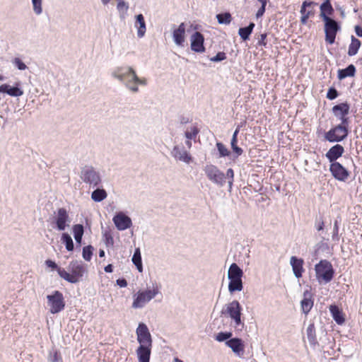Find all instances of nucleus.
<instances>
[{
	"instance_id": "1",
	"label": "nucleus",
	"mask_w": 362,
	"mask_h": 362,
	"mask_svg": "<svg viewBox=\"0 0 362 362\" xmlns=\"http://www.w3.org/2000/svg\"><path fill=\"white\" fill-rule=\"evenodd\" d=\"M112 76L123 83L131 91L134 93L139 91L138 86L131 85V83L138 79V76L133 68L127 66L117 67L112 71Z\"/></svg>"
},
{
	"instance_id": "2",
	"label": "nucleus",
	"mask_w": 362,
	"mask_h": 362,
	"mask_svg": "<svg viewBox=\"0 0 362 362\" xmlns=\"http://www.w3.org/2000/svg\"><path fill=\"white\" fill-rule=\"evenodd\" d=\"M68 269L71 273L65 269L61 271L60 277L69 283L76 284L83 277L86 269L82 262L72 260L69 262Z\"/></svg>"
},
{
	"instance_id": "3",
	"label": "nucleus",
	"mask_w": 362,
	"mask_h": 362,
	"mask_svg": "<svg viewBox=\"0 0 362 362\" xmlns=\"http://www.w3.org/2000/svg\"><path fill=\"white\" fill-rule=\"evenodd\" d=\"M243 269L236 263H232L228 271V291L231 294L243 289Z\"/></svg>"
},
{
	"instance_id": "4",
	"label": "nucleus",
	"mask_w": 362,
	"mask_h": 362,
	"mask_svg": "<svg viewBox=\"0 0 362 362\" xmlns=\"http://www.w3.org/2000/svg\"><path fill=\"white\" fill-rule=\"evenodd\" d=\"M315 277L317 281L321 284L330 282L335 274V270L332 263L327 259H321L315 265Z\"/></svg>"
},
{
	"instance_id": "5",
	"label": "nucleus",
	"mask_w": 362,
	"mask_h": 362,
	"mask_svg": "<svg viewBox=\"0 0 362 362\" xmlns=\"http://www.w3.org/2000/svg\"><path fill=\"white\" fill-rule=\"evenodd\" d=\"M80 178L92 188L98 187L102 183L100 172L91 165H86L81 168Z\"/></svg>"
},
{
	"instance_id": "6",
	"label": "nucleus",
	"mask_w": 362,
	"mask_h": 362,
	"mask_svg": "<svg viewBox=\"0 0 362 362\" xmlns=\"http://www.w3.org/2000/svg\"><path fill=\"white\" fill-rule=\"evenodd\" d=\"M203 170L209 181L219 187H223L226 183V173L214 164H206Z\"/></svg>"
},
{
	"instance_id": "7",
	"label": "nucleus",
	"mask_w": 362,
	"mask_h": 362,
	"mask_svg": "<svg viewBox=\"0 0 362 362\" xmlns=\"http://www.w3.org/2000/svg\"><path fill=\"white\" fill-rule=\"evenodd\" d=\"M324 22L325 40L326 43L332 45L335 42L336 36L341 30V24L333 18L322 20Z\"/></svg>"
},
{
	"instance_id": "8",
	"label": "nucleus",
	"mask_w": 362,
	"mask_h": 362,
	"mask_svg": "<svg viewBox=\"0 0 362 362\" xmlns=\"http://www.w3.org/2000/svg\"><path fill=\"white\" fill-rule=\"evenodd\" d=\"M226 309H222L221 313L222 315H228L235 322L236 327L240 325L243 326L244 323L241 320L242 306L240 303L234 300L232 302L226 305Z\"/></svg>"
},
{
	"instance_id": "9",
	"label": "nucleus",
	"mask_w": 362,
	"mask_h": 362,
	"mask_svg": "<svg viewBox=\"0 0 362 362\" xmlns=\"http://www.w3.org/2000/svg\"><path fill=\"white\" fill-rule=\"evenodd\" d=\"M49 312L57 314L62 311L65 308V301L63 293L59 291H54L50 295L47 296Z\"/></svg>"
},
{
	"instance_id": "10",
	"label": "nucleus",
	"mask_w": 362,
	"mask_h": 362,
	"mask_svg": "<svg viewBox=\"0 0 362 362\" xmlns=\"http://www.w3.org/2000/svg\"><path fill=\"white\" fill-rule=\"evenodd\" d=\"M158 293V288L153 290L139 291L134 295L132 308H142L145 304L153 299Z\"/></svg>"
},
{
	"instance_id": "11",
	"label": "nucleus",
	"mask_w": 362,
	"mask_h": 362,
	"mask_svg": "<svg viewBox=\"0 0 362 362\" xmlns=\"http://www.w3.org/2000/svg\"><path fill=\"white\" fill-rule=\"evenodd\" d=\"M71 221L67 210L64 207L59 208L54 221L55 228L59 231H63L69 226Z\"/></svg>"
},
{
	"instance_id": "12",
	"label": "nucleus",
	"mask_w": 362,
	"mask_h": 362,
	"mask_svg": "<svg viewBox=\"0 0 362 362\" xmlns=\"http://www.w3.org/2000/svg\"><path fill=\"white\" fill-rule=\"evenodd\" d=\"M329 170L332 176L340 182H346L350 175V172L339 162L330 164Z\"/></svg>"
},
{
	"instance_id": "13",
	"label": "nucleus",
	"mask_w": 362,
	"mask_h": 362,
	"mask_svg": "<svg viewBox=\"0 0 362 362\" xmlns=\"http://www.w3.org/2000/svg\"><path fill=\"white\" fill-rule=\"evenodd\" d=\"M137 341L139 345L152 346L153 340L151 334L147 325L144 322H140L136 330Z\"/></svg>"
},
{
	"instance_id": "14",
	"label": "nucleus",
	"mask_w": 362,
	"mask_h": 362,
	"mask_svg": "<svg viewBox=\"0 0 362 362\" xmlns=\"http://www.w3.org/2000/svg\"><path fill=\"white\" fill-rule=\"evenodd\" d=\"M112 221L118 230L122 231L132 226V218L123 211L117 212L112 218Z\"/></svg>"
},
{
	"instance_id": "15",
	"label": "nucleus",
	"mask_w": 362,
	"mask_h": 362,
	"mask_svg": "<svg viewBox=\"0 0 362 362\" xmlns=\"http://www.w3.org/2000/svg\"><path fill=\"white\" fill-rule=\"evenodd\" d=\"M190 48L197 53H203L205 52L204 37L200 32H194L190 37Z\"/></svg>"
},
{
	"instance_id": "16",
	"label": "nucleus",
	"mask_w": 362,
	"mask_h": 362,
	"mask_svg": "<svg viewBox=\"0 0 362 362\" xmlns=\"http://www.w3.org/2000/svg\"><path fill=\"white\" fill-rule=\"evenodd\" d=\"M226 345L230 348L233 352L238 357L243 358L245 354L244 341L238 337H232L226 341Z\"/></svg>"
},
{
	"instance_id": "17",
	"label": "nucleus",
	"mask_w": 362,
	"mask_h": 362,
	"mask_svg": "<svg viewBox=\"0 0 362 362\" xmlns=\"http://www.w3.org/2000/svg\"><path fill=\"white\" fill-rule=\"evenodd\" d=\"M348 136L344 132H340V130L334 126L325 133V139L329 143H338L345 140Z\"/></svg>"
},
{
	"instance_id": "18",
	"label": "nucleus",
	"mask_w": 362,
	"mask_h": 362,
	"mask_svg": "<svg viewBox=\"0 0 362 362\" xmlns=\"http://www.w3.org/2000/svg\"><path fill=\"white\" fill-rule=\"evenodd\" d=\"M344 148L342 145L337 144L332 146L325 153V157L330 164L338 162L337 160L342 156L344 153Z\"/></svg>"
},
{
	"instance_id": "19",
	"label": "nucleus",
	"mask_w": 362,
	"mask_h": 362,
	"mask_svg": "<svg viewBox=\"0 0 362 362\" xmlns=\"http://www.w3.org/2000/svg\"><path fill=\"white\" fill-rule=\"evenodd\" d=\"M314 305L313 299V293L309 290H305L303 292V298L300 301V307L302 312L305 315H308Z\"/></svg>"
},
{
	"instance_id": "20",
	"label": "nucleus",
	"mask_w": 362,
	"mask_h": 362,
	"mask_svg": "<svg viewBox=\"0 0 362 362\" xmlns=\"http://www.w3.org/2000/svg\"><path fill=\"white\" fill-rule=\"evenodd\" d=\"M290 264L292 267L294 276L297 279L302 277L303 273L304 272V260L302 258L292 256L290 259Z\"/></svg>"
},
{
	"instance_id": "21",
	"label": "nucleus",
	"mask_w": 362,
	"mask_h": 362,
	"mask_svg": "<svg viewBox=\"0 0 362 362\" xmlns=\"http://www.w3.org/2000/svg\"><path fill=\"white\" fill-rule=\"evenodd\" d=\"M171 155L175 159L183 161L186 163H189L192 160V156L184 150V147L180 148L179 146H175L171 151Z\"/></svg>"
},
{
	"instance_id": "22",
	"label": "nucleus",
	"mask_w": 362,
	"mask_h": 362,
	"mask_svg": "<svg viewBox=\"0 0 362 362\" xmlns=\"http://www.w3.org/2000/svg\"><path fill=\"white\" fill-rule=\"evenodd\" d=\"M152 346L139 345L136 349L138 362H150Z\"/></svg>"
},
{
	"instance_id": "23",
	"label": "nucleus",
	"mask_w": 362,
	"mask_h": 362,
	"mask_svg": "<svg viewBox=\"0 0 362 362\" xmlns=\"http://www.w3.org/2000/svg\"><path fill=\"white\" fill-rule=\"evenodd\" d=\"M329 312L335 322L341 325L345 322V317L342 310L337 305H331L329 306Z\"/></svg>"
},
{
	"instance_id": "24",
	"label": "nucleus",
	"mask_w": 362,
	"mask_h": 362,
	"mask_svg": "<svg viewBox=\"0 0 362 362\" xmlns=\"http://www.w3.org/2000/svg\"><path fill=\"white\" fill-rule=\"evenodd\" d=\"M185 25L181 23L177 28L173 32L174 42L178 46H183L185 42Z\"/></svg>"
},
{
	"instance_id": "25",
	"label": "nucleus",
	"mask_w": 362,
	"mask_h": 362,
	"mask_svg": "<svg viewBox=\"0 0 362 362\" xmlns=\"http://www.w3.org/2000/svg\"><path fill=\"white\" fill-rule=\"evenodd\" d=\"M356 73V68L351 64L344 69H340L337 71V78L339 81L344 80L347 77H354Z\"/></svg>"
},
{
	"instance_id": "26",
	"label": "nucleus",
	"mask_w": 362,
	"mask_h": 362,
	"mask_svg": "<svg viewBox=\"0 0 362 362\" xmlns=\"http://www.w3.org/2000/svg\"><path fill=\"white\" fill-rule=\"evenodd\" d=\"M134 26L137 28V36L141 38L146 31V25L143 14L139 13L135 16Z\"/></svg>"
},
{
	"instance_id": "27",
	"label": "nucleus",
	"mask_w": 362,
	"mask_h": 362,
	"mask_svg": "<svg viewBox=\"0 0 362 362\" xmlns=\"http://www.w3.org/2000/svg\"><path fill=\"white\" fill-rule=\"evenodd\" d=\"M306 335L308 342L312 347H315L317 345H318L316 329L313 322H311L307 327Z\"/></svg>"
},
{
	"instance_id": "28",
	"label": "nucleus",
	"mask_w": 362,
	"mask_h": 362,
	"mask_svg": "<svg viewBox=\"0 0 362 362\" xmlns=\"http://www.w3.org/2000/svg\"><path fill=\"white\" fill-rule=\"evenodd\" d=\"M317 6V3L313 1L305 0L302 3L300 13H304L309 18L315 15L314 6Z\"/></svg>"
},
{
	"instance_id": "29",
	"label": "nucleus",
	"mask_w": 362,
	"mask_h": 362,
	"mask_svg": "<svg viewBox=\"0 0 362 362\" xmlns=\"http://www.w3.org/2000/svg\"><path fill=\"white\" fill-rule=\"evenodd\" d=\"M350 110V105L347 103H341L335 105L332 108V112L335 117L342 115H349Z\"/></svg>"
},
{
	"instance_id": "30",
	"label": "nucleus",
	"mask_w": 362,
	"mask_h": 362,
	"mask_svg": "<svg viewBox=\"0 0 362 362\" xmlns=\"http://www.w3.org/2000/svg\"><path fill=\"white\" fill-rule=\"evenodd\" d=\"M255 26V23L250 22L248 25L239 28L238 35L243 41H246L250 39V36L252 33Z\"/></svg>"
},
{
	"instance_id": "31",
	"label": "nucleus",
	"mask_w": 362,
	"mask_h": 362,
	"mask_svg": "<svg viewBox=\"0 0 362 362\" xmlns=\"http://www.w3.org/2000/svg\"><path fill=\"white\" fill-rule=\"evenodd\" d=\"M361 46V41L355 36H351V43L349 45L347 54L349 57L355 56Z\"/></svg>"
},
{
	"instance_id": "32",
	"label": "nucleus",
	"mask_w": 362,
	"mask_h": 362,
	"mask_svg": "<svg viewBox=\"0 0 362 362\" xmlns=\"http://www.w3.org/2000/svg\"><path fill=\"white\" fill-rule=\"evenodd\" d=\"M95 188L91 193V199L95 202H100L105 199L107 197L105 189L100 188V186Z\"/></svg>"
},
{
	"instance_id": "33",
	"label": "nucleus",
	"mask_w": 362,
	"mask_h": 362,
	"mask_svg": "<svg viewBox=\"0 0 362 362\" xmlns=\"http://www.w3.org/2000/svg\"><path fill=\"white\" fill-rule=\"evenodd\" d=\"M320 17L322 18V20L332 18L330 16H332L334 12L332 4H320Z\"/></svg>"
},
{
	"instance_id": "34",
	"label": "nucleus",
	"mask_w": 362,
	"mask_h": 362,
	"mask_svg": "<svg viewBox=\"0 0 362 362\" xmlns=\"http://www.w3.org/2000/svg\"><path fill=\"white\" fill-rule=\"evenodd\" d=\"M216 147L217 149V158H226L228 157L230 159L231 151L221 141L216 143Z\"/></svg>"
},
{
	"instance_id": "35",
	"label": "nucleus",
	"mask_w": 362,
	"mask_h": 362,
	"mask_svg": "<svg viewBox=\"0 0 362 362\" xmlns=\"http://www.w3.org/2000/svg\"><path fill=\"white\" fill-rule=\"evenodd\" d=\"M132 261L133 264L136 267L137 270L139 272H143V264H142V258L141 255V250L139 247H136L134 250V255L132 258Z\"/></svg>"
},
{
	"instance_id": "36",
	"label": "nucleus",
	"mask_w": 362,
	"mask_h": 362,
	"mask_svg": "<svg viewBox=\"0 0 362 362\" xmlns=\"http://www.w3.org/2000/svg\"><path fill=\"white\" fill-rule=\"evenodd\" d=\"M61 241L65 245V248L69 252L74 250V244L71 235L67 233H63L61 236Z\"/></svg>"
},
{
	"instance_id": "37",
	"label": "nucleus",
	"mask_w": 362,
	"mask_h": 362,
	"mask_svg": "<svg viewBox=\"0 0 362 362\" xmlns=\"http://www.w3.org/2000/svg\"><path fill=\"white\" fill-rule=\"evenodd\" d=\"M217 21L219 24L228 25L232 21V16L230 12L226 11L218 13L216 16Z\"/></svg>"
},
{
	"instance_id": "38",
	"label": "nucleus",
	"mask_w": 362,
	"mask_h": 362,
	"mask_svg": "<svg viewBox=\"0 0 362 362\" xmlns=\"http://www.w3.org/2000/svg\"><path fill=\"white\" fill-rule=\"evenodd\" d=\"M94 247L91 245H87L83 247L82 256L86 261H90L93 257Z\"/></svg>"
},
{
	"instance_id": "39",
	"label": "nucleus",
	"mask_w": 362,
	"mask_h": 362,
	"mask_svg": "<svg viewBox=\"0 0 362 362\" xmlns=\"http://www.w3.org/2000/svg\"><path fill=\"white\" fill-rule=\"evenodd\" d=\"M341 222V218L337 217L334 222L333 231L332 235V239L333 241L338 242L339 240V226Z\"/></svg>"
},
{
	"instance_id": "40",
	"label": "nucleus",
	"mask_w": 362,
	"mask_h": 362,
	"mask_svg": "<svg viewBox=\"0 0 362 362\" xmlns=\"http://www.w3.org/2000/svg\"><path fill=\"white\" fill-rule=\"evenodd\" d=\"M231 332H220L215 336V339L218 342H223L232 338Z\"/></svg>"
},
{
	"instance_id": "41",
	"label": "nucleus",
	"mask_w": 362,
	"mask_h": 362,
	"mask_svg": "<svg viewBox=\"0 0 362 362\" xmlns=\"http://www.w3.org/2000/svg\"><path fill=\"white\" fill-rule=\"evenodd\" d=\"M337 129L340 130V132H344L345 134H349V118L344 119L340 124L336 125Z\"/></svg>"
},
{
	"instance_id": "42",
	"label": "nucleus",
	"mask_w": 362,
	"mask_h": 362,
	"mask_svg": "<svg viewBox=\"0 0 362 362\" xmlns=\"http://www.w3.org/2000/svg\"><path fill=\"white\" fill-rule=\"evenodd\" d=\"M234 170L232 168H228L226 173V180H228V190L230 192L234 182Z\"/></svg>"
},
{
	"instance_id": "43",
	"label": "nucleus",
	"mask_w": 362,
	"mask_h": 362,
	"mask_svg": "<svg viewBox=\"0 0 362 362\" xmlns=\"http://www.w3.org/2000/svg\"><path fill=\"white\" fill-rule=\"evenodd\" d=\"M230 147L232 149L230 159L235 161L243 153V150L242 148L239 147L238 144L233 145Z\"/></svg>"
},
{
	"instance_id": "44",
	"label": "nucleus",
	"mask_w": 362,
	"mask_h": 362,
	"mask_svg": "<svg viewBox=\"0 0 362 362\" xmlns=\"http://www.w3.org/2000/svg\"><path fill=\"white\" fill-rule=\"evenodd\" d=\"M73 235L74 238L83 237L84 234V227L82 224L77 223L73 226Z\"/></svg>"
},
{
	"instance_id": "45",
	"label": "nucleus",
	"mask_w": 362,
	"mask_h": 362,
	"mask_svg": "<svg viewBox=\"0 0 362 362\" xmlns=\"http://www.w3.org/2000/svg\"><path fill=\"white\" fill-rule=\"evenodd\" d=\"M48 361L49 362H62V358L59 352L57 350L53 349L49 353Z\"/></svg>"
},
{
	"instance_id": "46",
	"label": "nucleus",
	"mask_w": 362,
	"mask_h": 362,
	"mask_svg": "<svg viewBox=\"0 0 362 362\" xmlns=\"http://www.w3.org/2000/svg\"><path fill=\"white\" fill-rule=\"evenodd\" d=\"M103 235L104 241H105V244L106 247H113L114 239L112 235L111 231L105 230Z\"/></svg>"
},
{
	"instance_id": "47",
	"label": "nucleus",
	"mask_w": 362,
	"mask_h": 362,
	"mask_svg": "<svg viewBox=\"0 0 362 362\" xmlns=\"http://www.w3.org/2000/svg\"><path fill=\"white\" fill-rule=\"evenodd\" d=\"M45 264L47 267L52 269V270H56L59 276H60V273L62 272L61 271L64 270V269L59 267L54 261L49 259H47L45 261Z\"/></svg>"
},
{
	"instance_id": "48",
	"label": "nucleus",
	"mask_w": 362,
	"mask_h": 362,
	"mask_svg": "<svg viewBox=\"0 0 362 362\" xmlns=\"http://www.w3.org/2000/svg\"><path fill=\"white\" fill-rule=\"evenodd\" d=\"M315 228L317 231L322 230L325 228V221L322 215L317 216L315 219Z\"/></svg>"
},
{
	"instance_id": "49",
	"label": "nucleus",
	"mask_w": 362,
	"mask_h": 362,
	"mask_svg": "<svg viewBox=\"0 0 362 362\" xmlns=\"http://www.w3.org/2000/svg\"><path fill=\"white\" fill-rule=\"evenodd\" d=\"M199 129H198V127L194 126V127H191L190 132L186 131L185 132V136L187 139L192 140V139H194L196 138V136L199 134Z\"/></svg>"
},
{
	"instance_id": "50",
	"label": "nucleus",
	"mask_w": 362,
	"mask_h": 362,
	"mask_svg": "<svg viewBox=\"0 0 362 362\" xmlns=\"http://www.w3.org/2000/svg\"><path fill=\"white\" fill-rule=\"evenodd\" d=\"M12 64L20 71H24L28 68L22 59L18 57L13 59Z\"/></svg>"
},
{
	"instance_id": "51",
	"label": "nucleus",
	"mask_w": 362,
	"mask_h": 362,
	"mask_svg": "<svg viewBox=\"0 0 362 362\" xmlns=\"http://www.w3.org/2000/svg\"><path fill=\"white\" fill-rule=\"evenodd\" d=\"M339 95L338 90L334 87L332 86L328 89L326 97L327 99L333 100L336 99Z\"/></svg>"
},
{
	"instance_id": "52",
	"label": "nucleus",
	"mask_w": 362,
	"mask_h": 362,
	"mask_svg": "<svg viewBox=\"0 0 362 362\" xmlns=\"http://www.w3.org/2000/svg\"><path fill=\"white\" fill-rule=\"evenodd\" d=\"M33 6V11L35 14L40 15L42 12V0H31Z\"/></svg>"
},
{
	"instance_id": "53",
	"label": "nucleus",
	"mask_w": 362,
	"mask_h": 362,
	"mask_svg": "<svg viewBox=\"0 0 362 362\" xmlns=\"http://www.w3.org/2000/svg\"><path fill=\"white\" fill-rule=\"evenodd\" d=\"M226 59V54L224 52H218L215 56L211 57L209 60L212 62H220Z\"/></svg>"
},
{
	"instance_id": "54",
	"label": "nucleus",
	"mask_w": 362,
	"mask_h": 362,
	"mask_svg": "<svg viewBox=\"0 0 362 362\" xmlns=\"http://www.w3.org/2000/svg\"><path fill=\"white\" fill-rule=\"evenodd\" d=\"M117 9L119 12L124 11L127 12L129 9V4L128 3L125 2L124 0H117Z\"/></svg>"
},
{
	"instance_id": "55",
	"label": "nucleus",
	"mask_w": 362,
	"mask_h": 362,
	"mask_svg": "<svg viewBox=\"0 0 362 362\" xmlns=\"http://www.w3.org/2000/svg\"><path fill=\"white\" fill-rule=\"evenodd\" d=\"M267 34L266 33H262L258 38L257 46L267 47V42L266 41Z\"/></svg>"
},
{
	"instance_id": "56",
	"label": "nucleus",
	"mask_w": 362,
	"mask_h": 362,
	"mask_svg": "<svg viewBox=\"0 0 362 362\" xmlns=\"http://www.w3.org/2000/svg\"><path fill=\"white\" fill-rule=\"evenodd\" d=\"M316 250H322V251H325V250H327L329 249V245L327 244V243L325 242V238H322V240L320 241L317 245H316Z\"/></svg>"
},
{
	"instance_id": "57",
	"label": "nucleus",
	"mask_w": 362,
	"mask_h": 362,
	"mask_svg": "<svg viewBox=\"0 0 362 362\" xmlns=\"http://www.w3.org/2000/svg\"><path fill=\"white\" fill-rule=\"evenodd\" d=\"M117 285L121 288H124L127 286V281L124 278H119L116 281Z\"/></svg>"
},
{
	"instance_id": "58",
	"label": "nucleus",
	"mask_w": 362,
	"mask_h": 362,
	"mask_svg": "<svg viewBox=\"0 0 362 362\" xmlns=\"http://www.w3.org/2000/svg\"><path fill=\"white\" fill-rule=\"evenodd\" d=\"M266 11V6H261L260 8L258 9L257 12L256 13V17L260 18L262 17Z\"/></svg>"
},
{
	"instance_id": "59",
	"label": "nucleus",
	"mask_w": 362,
	"mask_h": 362,
	"mask_svg": "<svg viewBox=\"0 0 362 362\" xmlns=\"http://www.w3.org/2000/svg\"><path fill=\"white\" fill-rule=\"evenodd\" d=\"M179 120H180V124H185L189 123L191 122V119L189 117H185L184 115H180L179 117Z\"/></svg>"
},
{
	"instance_id": "60",
	"label": "nucleus",
	"mask_w": 362,
	"mask_h": 362,
	"mask_svg": "<svg viewBox=\"0 0 362 362\" xmlns=\"http://www.w3.org/2000/svg\"><path fill=\"white\" fill-rule=\"evenodd\" d=\"M354 31L356 35L359 37H362V27L359 25H356L354 27Z\"/></svg>"
},
{
	"instance_id": "61",
	"label": "nucleus",
	"mask_w": 362,
	"mask_h": 362,
	"mask_svg": "<svg viewBox=\"0 0 362 362\" xmlns=\"http://www.w3.org/2000/svg\"><path fill=\"white\" fill-rule=\"evenodd\" d=\"M134 86H136L137 85H144L145 86L146 84V79H140L139 77H138V79L137 80H134Z\"/></svg>"
},
{
	"instance_id": "62",
	"label": "nucleus",
	"mask_w": 362,
	"mask_h": 362,
	"mask_svg": "<svg viewBox=\"0 0 362 362\" xmlns=\"http://www.w3.org/2000/svg\"><path fill=\"white\" fill-rule=\"evenodd\" d=\"M300 14H301V17H300L301 24H303V25L307 24L309 17L308 16H306L304 13H300Z\"/></svg>"
},
{
	"instance_id": "63",
	"label": "nucleus",
	"mask_w": 362,
	"mask_h": 362,
	"mask_svg": "<svg viewBox=\"0 0 362 362\" xmlns=\"http://www.w3.org/2000/svg\"><path fill=\"white\" fill-rule=\"evenodd\" d=\"M104 270L106 273H112L113 272V265L108 264L105 267Z\"/></svg>"
},
{
	"instance_id": "64",
	"label": "nucleus",
	"mask_w": 362,
	"mask_h": 362,
	"mask_svg": "<svg viewBox=\"0 0 362 362\" xmlns=\"http://www.w3.org/2000/svg\"><path fill=\"white\" fill-rule=\"evenodd\" d=\"M75 240H76V246L77 247H81V244H82V240H83V237H78V238H74Z\"/></svg>"
}]
</instances>
